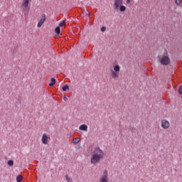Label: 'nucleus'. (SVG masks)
Listing matches in <instances>:
<instances>
[{
  "instance_id": "4",
  "label": "nucleus",
  "mask_w": 182,
  "mask_h": 182,
  "mask_svg": "<svg viewBox=\"0 0 182 182\" xmlns=\"http://www.w3.org/2000/svg\"><path fill=\"white\" fill-rule=\"evenodd\" d=\"M161 126L162 129H164L165 130H167L168 127H170V122L167 121L166 119H162Z\"/></svg>"
},
{
  "instance_id": "20",
  "label": "nucleus",
  "mask_w": 182,
  "mask_h": 182,
  "mask_svg": "<svg viewBox=\"0 0 182 182\" xmlns=\"http://www.w3.org/2000/svg\"><path fill=\"white\" fill-rule=\"evenodd\" d=\"M178 93H179V95H182V86L179 87Z\"/></svg>"
},
{
  "instance_id": "19",
  "label": "nucleus",
  "mask_w": 182,
  "mask_h": 182,
  "mask_svg": "<svg viewBox=\"0 0 182 182\" xmlns=\"http://www.w3.org/2000/svg\"><path fill=\"white\" fill-rule=\"evenodd\" d=\"M175 2L177 5H181V0H176Z\"/></svg>"
},
{
  "instance_id": "5",
  "label": "nucleus",
  "mask_w": 182,
  "mask_h": 182,
  "mask_svg": "<svg viewBox=\"0 0 182 182\" xmlns=\"http://www.w3.org/2000/svg\"><path fill=\"white\" fill-rule=\"evenodd\" d=\"M49 139H50V136L47 135L46 133H44L41 138L43 144H48V143H49Z\"/></svg>"
},
{
  "instance_id": "10",
  "label": "nucleus",
  "mask_w": 182,
  "mask_h": 182,
  "mask_svg": "<svg viewBox=\"0 0 182 182\" xmlns=\"http://www.w3.org/2000/svg\"><path fill=\"white\" fill-rule=\"evenodd\" d=\"M79 130L82 132H87V125L83 124L79 127Z\"/></svg>"
},
{
  "instance_id": "8",
  "label": "nucleus",
  "mask_w": 182,
  "mask_h": 182,
  "mask_svg": "<svg viewBox=\"0 0 182 182\" xmlns=\"http://www.w3.org/2000/svg\"><path fill=\"white\" fill-rule=\"evenodd\" d=\"M123 5V0H114V9H119L120 6Z\"/></svg>"
},
{
  "instance_id": "2",
  "label": "nucleus",
  "mask_w": 182,
  "mask_h": 182,
  "mask_svg": "<svg viewBox=\"0 0 182 182\" xmlns=\"http://www.w3.org/2000/svg\"><path fill=\"white\" fill-rule=\"evenodd\" d=\"M119 72H120V66L119 65L114 67V70H111V77L112 79L119 77Z\"/></svg>"
},
{
  "instance_id": "17",
  "label": "nucleus",
  "mask_w": 182,
  "mask_h": 182,
  "mask_svg": "<svg viewBox=\"0 0 182 182\" xmlns=\"http://www.w3.org/2000/svg\"><path fill=\"white\" fill-rule=\"evenodd\" d=\"M64 25H66V21H63L59 23V26L62 27L64 26Z\"/></svg>"
},
{
  "instance_id": "12",
  "label": "nucleus",
  "mask_w": 182,
  "mask_h": 182,
  "mask_svg": "<svg viewBox=\"0 0 182 182\" xmlns=\"http://www.w3.org/2000/svg\"><path fill=\"white\" fill-rule=\"evenodd\" d=\"M56 84V80L55 78H51V82L49 83V86L52 87Z\"/></svg>"
},
{
  "instance_id": "15",
  "label": "nucleus",
  "mask_w": 182,
  "mask_h": 182,
  "mask_svg": "<svg viewBox=\"0 0 182 182\" xmlns=\"http://www.w3.org/2000/svg\"><path fill=\"white\" fill-rule=\"evenodd\" d=\"M119 9H120L121 12H124V11H126V6L121 5L119 6Z\"/></svg>"
},
{
  "instance_id": "16",
  "label": "nucleus",
  "mask_w": 182,
  "mask_h": 182,
  "mask_svg": "<svg viewBox=\"0 0 182 182\" xmlns=\"http://www.w3.org/2000/svg\"><path fill=\"white\" fill-rule=\"evenodd\" d=\"M63 92H66V90H69V85H65L62 87Z\"/></svg>"
},
{
  "instance_id": "18",
  "label": "nucleus",
  "mask_w": 182,
  "mask_h": 182,
  "mask_svg": "<svg viewBox=\"0 0 182 182\" xmlns=\"http://www.w3.org/2000/svg\"><path fill=\"white\" fill-rule=\"evenodd\" d=\"M8 165L10 166V167H12V166H14V161L12 160L9 161Z\"/></svg>"
},
{
  "instance_id": "21",
  "label": "nucleus",
  "mask_w": 182,
  "mask_h": 182,
  "mask_svg": "<svg viewBox=\"0 0 182 182\" xmlns=\"http://www.w3.org/2000/svg\"><path fill=\"white\" fill-rule=\"evenodd\" d=\"M106 31V27H102L101 28V31L105 32Z\"/></svg>"
},
{
  "instance_id": "7",
  "label": "nucleus",
  "mask_w": 182,
  "mask_h": 182,
  "mask_svg": "<svg viewBox=\"0 0 182 182\" xmlns=\"http://www.w3.org/2000/svg\"><path fill=\"white\" fill-rule=\"evenodd\" d=\"M45 21H46V15L42 14L41 18L37 24L38 28H41L43 25V23H45Z\"/></svg>"
},
{
  "instance_id": "3",
  "label": "nucleus",
  "mask_w": 182,
  "mask_h": 182,
  "mask_svg": "<svg viewBox=\"0 0 182 182\" xmlns=\"http://www.w3.org/2000/svg\"><path fill=\"white\" fill-rule=\"evenodd\" d=\"M98 182H109V172L105 170Z\"/></svg>"
},
{
  "instance_id": "22",
  "label": "nucleus",
  "mask_w": 182,
  "mask_h": 182,
  "mask_svg": "<svg viewBox=\"0 0 182 182\" xmlns=\"http://www.w3.org/2000/svg\"><path fill=\"white\" fill-rule=\"evenodd\" d=\"M63 100L67 101L68 100V98L66 97H63Z\"/></svg>"
},
{
  "instance_id": "9",
  "label": "nucleus",
  "mask_w": 182,
  "mask_h": 182,
  "mask_svg": "<svg viewBox=\"0 0 182 182\" xmlns=\"http://www.w3.org/2000/svg\"><path fill=\"white\" fill-rule=\"evenodd\" d=\"M29 2H31V0H23L22 6H23V8H28V6H29Z\"/></svg>"
},
{
  "instance_id": "23",
  "label": "nucleus",
  "mask_w": 182,
  "mask_h": 182,
  "mask_svg": "<svg viewBox=\"0 0 182 182\" xmlns=\"http://www.w3.org/2000/svg\"><path fill=\"white\" fill-rule=\"evenodd\" d=\"M131 0H127V4H130Z\"/></svg>"
},
{
  "instance_id": "6",
  "label": "nucleus",
  "mask_w": 182,
  "mask_h": 182,
  "mask_svg": "<svg viewBox=\"0 0 182 182\" xmlns=\"http://www.w3.org/2000/svg\"><path fill=\"white\" fill-rule=\"evenodd\" d=\"M161 65H168V63H170V58H168V56L167 55H164L161 59Z\"/></svg>"
},
{
  "instance_id": "11",
  "label": "nucleus",
  "mask_w": 182,
  "mask_h": 182,
  "mask_svg": "<svg viewBox=\"0 0 182 182\" xmlns=\"http://www.w3.org/2000/svg\"><path fill=\"white\" fill-rule=\"evenodd\" d=\"M80 141V138L77 137L73 139V143L74 144H77V143H79Z\"/></svg>"
},
{
  "instance_id": "1",
  "label": "nucleus",
  "mask_w": 182,
  "mask_h": 182,
  "mask_svg": "<svg viewBox=\"0 0 182 182\" xmlns=\"http://www.w3.org/2000/svg\"><path fill=\"white\" fill-rule=\"evenodd\" d=\"M103 157H105V151L100 147H96L91 154L90 164L92 166H97Z\"/></svg>"
},
{
  "instance_id": "13",
  "label": "nucleus",
  "mask_w": 182,
  "mask_h": 182,
  "mask_svg": "<svg viewBox=\"0 0 182 182\" xmlns=\"http://www.w3.org/2000/svg\"><path fill=\"white\" fill-rule=\"evenodd\" d=\"M55 33H57V35H60V27H56L55 29Z\"/></svg>"
},
{
  "instance_id": "14",
  "label": "nucleus",
  "mask_w": 182,
  "mask_h": 182,
  "mask_svg": "<svg viewBox=\"0 0 182 182\" xmlns=\"http://www.w3.org/2000/svg\"><path fill=\"white\" fill-rule=\"evenodd\" d=\"M23 177H22V175H18L17 177H16V181L17 182H21L22 181Z\"/></svg>"
}]
</instances>
